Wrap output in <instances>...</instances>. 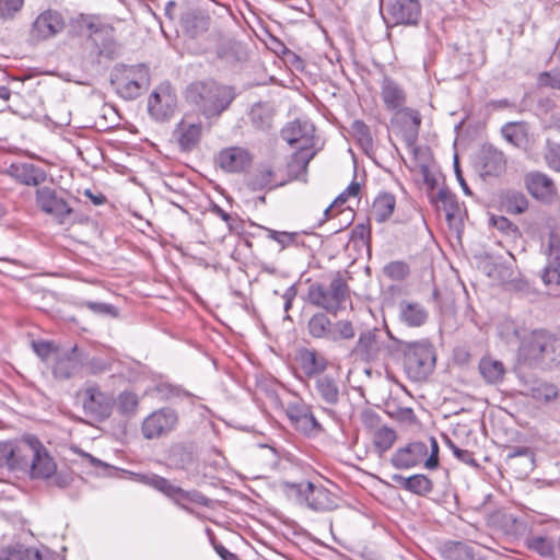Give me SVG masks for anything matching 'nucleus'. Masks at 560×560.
<instances>
[{
  "label": "nucleus",
  "instance_id": "1",
  "mask_svg": "<svg viewBox=\"0 0 560 560\" xmlns=\"http://www.w3.org/2000/svg\"><path fill=\"white\" fill-rule=\"evenodd\" d=\"M187 102L205 117L212 118L225 112L236 97L235 89L214 80L190 83L185 93Z\"/></svg>",
  "mask_w": 560,
  "mask_h": 560
},
{
  "label": "nucleus",
  "instance_id": "2",
  "mask_svg": "<svg viewBox=\"0 0 560 560\" xmlns=\"http://www.w3.org/2000/svg\"><path fill=\"white\" fill-rule=\"evenodd\" d=\"M398 352H402L404 370L413 382L424 381L435 368V349L428 340L402 342Z\"/></svg>",
  "mask_w": 560,
  "mask_h": 560
},
{
  "label": "nucleus",
  "instance_id": "3",
  "mask_svg": "<svg viewBox=\"0 0 560 560\" xmlns=\"http://www.w3.org/2000/svg\"><path fill=\"white\" fill-rule=\"evenodd\" d=\"M110 83L125 100H135L149 88L150 73L145 65H116L110 72Z\"/></svg>",
  "mask_w": 560,
  "mask_h": 560
},
{
  "label": "nucleus",
  "instance_id": "4",
  "mask_svg": "<svg viewBox=\"0 0 560 560\" xmlns=\"http://www.w3.org/2000/svg\"><path fill=\"white\" fill-rule=\"evenodd\" d=\"M349 292L346 280L337 273L328 287L320 283L312 284L308 289V301L311 304L336 316L341 310L346 308Z\"/></svg>",
  "mask_w": 560,
  "mask_h": 560
},
{
  "label": "nucleus",
  "instance_id": "5",
  "mask_svg": "<svg viewBox=\"0 0 560 560\" xmlns=\"http://www.w3.org/2000/svg\"><path fill=\"white\" fill-rule=\"evenodd\" d=\"M390 337L389 341L380 338L375 330H366L360 334L354 351L360 353L366 361H386L394 358L402 346V341Z\"/></svg>",
  "mask_w": 560,
  "mask_h": 560
},
{
  "label": "nucleus",
  "instance_id": "6",
  "mask_svg": "<svg viewBox=\"0 0 560 560\" xmlns=\"http://www.w3.org/2000/svg\"><path fill=\"white\" fill-rule=\"evenodd\" d=\"M301 502L315 512H330L338 508V498L322 486L312 482L287 483Z\"/></svg>",
  "mask_w": 560,
  "mask_h": 560
},
{
  "label": "nucleus",
  "instance_id": "7",
  "mask_svg": "<svg viewBox=\"0 0 560 560\" xmlns=\"http://www.w3.org/2000/svg\"><path fill=\"white\" fill-rule=\"evenodd\" d=\"M285 415L291 424L299 432L307 436H315L323 431V428L313 413L312 406L295 398L287 404Z\"/></svg>",
  "mask_w": 560,
  "mask_h": 560
},
{
  "label": "nucleus",
  "instance_id": "8",
  "mask_svg": "<svg viewBox=\"0 0 560 560\" xmlns=\"http://www.w3.org/2000/svg\"><path fill=\"white\" fill-rule=\"evenodd\" d=\"M23 443L32 457L31 476L39 479L50 478L56 472L57 466L46 447L34 435L24 436Z\"/></svg>",
  "mask_w": 560,
  "mask_h": 560
},
{
  "label": "nucleus",
  "instance_id": "9",
  "mask_svg": "<svg viewBox=\"0 0 560 560\" xmlns=\"http://www.w3.org/2000/svg\"><path fill=\"white\" fill-rule=\"evenodd\" d=\"M178 423L177 412L164 407L151 412L141 424V433L147 440H153L172 432Z\"/></svg>",
  "mask_w": 560,
  "mask_h": 560
},
{
  "label": "nucleus",
  "instance_id": "10",
  "mask_svg": "<svg viewBox=\"0 0 560 560\" xmlns=\"http://www.w3.org/2000/svg\"><path fill=\"white\" fill-rule=\"evenodd\" d=\"M142 482H144L148 486H151L152 488L162 492L166 497L171 498L180 506V509L187 512H191V509L182 504V501H190L201 504H203L206 501V498L200 492L195 490L186 491L180 487L171 483L166 478L161 477L159 475L143 476Z\"/></svg>",
  "mask_w": 560,
  "mask_h": 560
},
{
  "label": "nucleus",
  "instance_id": "11",
  "mask_svg": "<svg viewBox=\"0 0 560 560\" xmlns=\"http://www.w3.org/2000/svg\"><path fill=\"white\" fill-rule=\"evenodd\" d=\"M83 409L88 417L95 421L107 419L113 410L114 399L97 386H89L84 390Z\"/></svg>",
  "mask_w": 560,
  "mask_h": 560
},
{
  "label": "nucleus",
  "instance_id": "12",
  "mask_svg": "<svg viewBox=\"0 0 560 560\" xmlns=\"http://www.w3.org/2000/svg\"><path fill=\"white\" fill-rule=\"evenodd\" d=\"M36 203L42 211L52 215L59 223L63 224L72 213L68 202L50 187H42L36 190Z\"/></svg>",
  "mask_w": 560,
  "mask_h": 560
},
{
  "label": "nucleus",
  "instance_id": "13",
  "mask_svg": "<svg viewBox=\"0 0 560 560\" xmlns=\"http://www.w3.org/2000/svg\"><path fill=\"white\" fill-rule=\"evenodd\" d=\"M65 26L66 22L61 13L46 10L33 22L31 35L34 39L46 40L60 34Z\"/></svg>",
  "mask_w": 560,
  "mask_h": 560
},
{
  "label": "nucleus",
  "instance_id": "14",
  "mask_svg": "<svg viewBox=\"0 0 560 560\" xmlns=\"http://www.w3.org/2000/svg\"><path fill=\"white\" fill-rule=\"evenodd\" d=\"M176 108V95L168 85H160L148 100V110L156 120H167Z\"/></svg>",
  "mask_w": 560,
  "mask_h": 560
},
{
  "label": "nucleus",
  "instance_id": "15",
  "mask_svg": "<svg viewBox=\"0 0 560 560\" xmlns=\"http://www.w3.org/2000/svg\"><path fill=\"white\" fill-rule=\"evenodd\" d=\"M552 334L546 330H533L527 334L518 348V357L528 364H538L544 358V350L550 342Z\"/></svg>",
  "mask_w": 560,
  "mask_h": 560
},
{
  "label": "nucleus",
  "instance_id": "16",
  "mask_svg": "<svg viewBox=\"0 0 560 560\" xmlns=\"http://www.w3.org/2000/svg\"><path fill=\"white\" fill-rule=\"evenodd\" d=\"M421 13L419 0H394L387 9L388 19L395 25H417Z\"/></svg>",
  "mask_w": 560,
  "mask_h": 560
},
{
  "label": "nucleus",
  "instance_id": "17",
  "mask_svg": "<svg viewBox=\"0 0 560 560\" xmlns=\"http://www.w3.org/2000/svg\"><path fill=\"white\" fill-rule=\"evenodd\" d=\"M428 454V446L423 442H411L399 447L393 454L390 463L397 469H409L421 464Z\"/></svg>",
  "mask_w": 560,
  "mask_h": 560
},
{
  "label": "nucleus",
  "instance_id": "18",
  "mask_svg": "<svg viewBox=\"0 0 560 560\" xmlns=\"http://www.w3.org/2000/svg\"><path fill=\"white\" fill-rule=\"evenodd\" d=\"M252 162L248 150L241 147H230L221 150L217 156L218 165L228 173L245 171Z\"/></svg>",
  "mask_w": 560,
  "mask_h": 560
},
{
  "label": "nucleus",
  "instance_id": "19",
  "mask_svg": "<svg viewBox=\"0 0 560 560\" xmlns=\"http://www.w3.org/2000/svg\"><path fill=\"white\" fill-rule=\"evenodd\" d=\"M525 185L528 192L537 200L551 202L557 195V187L547 174L530 172L525 176Z\"/></svg>",
  "mask_w": 560,
  "mask_h": 560
},
{
  "label": "nucleus",
  "instance_id": "20",
  "mask_svg": "<svg viewBox=\"0 0 560 560\" xmlns=\"http://www.w3.org/2000/svg\"><path fill=\"white\" fill-rule=\"evenodd\" d=\"M381 98L385 108L392 113H398L407 102V95L402 86L389 77H384L381 82Z\"/></svg>",
  "mask_w": 560,
  "mask_h": 560
},
{
  "label": "nucleus",
  "instance_id": "21",
  "mask_svg": "<svg viewBox=\"0 0 560 560\" xmlns=\"http://www.w3.org/2000/svg\"><path fill=\"white\" fill-rule=\"evenodd\" d=\"M296 361L307 377H318L324 375L328 366L325 355L315 349L302 348L296 352Z\"/></svg>",
  "mask_w": 560,
  "mask_h": 560
},
{
  "label": "nucleus",
  "instance_id": "22",
  "mask_svg": "<svg viewBox=\"0 0 560 560\" xmlns=\"http://www.w3.org/2000/svg\"><path fill=\"white\" fill-rule=\"evenodd\" d=\"M506 465L520 478L526 477L535 467V456L533 451L526 446L513 447L506 455Z\"/></svg>",
  "mask_w": 560,
  "mask_h": 560
},
{
  "label": "nucleus",
  "instance_id": "23",
  "mask_svg": "<svg viewBox=\"0 0 560 560\" xmlns=\"http://www.w3.org/2000/svg\"><path fill=\"white\" fill-rule=\"evenodd\" d=\"M8 174L26 186H38L46 180V172L32 163H13L8 168Z\"/></svg>",
  "mask_w": 560,
  "mask_h": 560
},
{
  "label": "nucleus",
  "instance_id": "24",
  "mask_svg": "<svg viewBox=\"0 0 560 560\" xmlns=\"http://www.w3.org/2000/svg\"><path fill=\"white\" fill-rule=\"evenodd\" d=\"M83 365L81 353L74 347L70 352L59 354L52 366L55 377L67 380L77 374Z\"/></svg>",
  "mask_w": 560,
  "mask_h": 560
},
{
  "label": "nucleus",
  "instance_id": "25",
  "mask_svg": "<svg viewBox=\"0 0 560 560\" xmlns=\"http://www.w3.org/2000/svg\"><path fill=\"white\" fill-rule=\"evenodd\" d=\"M315 397L328 406H336L340 399L339 381L328 374L320 375L314 382Z\"/></svg>",
  "mask_w": 560,
  "mask_h": 560
},
{
  "label": "nucleus",
  "instance_id": "26",
  "mask_svg": "<svg viewBox=\"0 0 560 560\" xmlns=\"http://www.w3.org/2000/svg\"><path fill=\"white\" fill-rule=\"evenodd\" d=\"M398 312L399 320L408 327L422 326L429 316L428 311L422 304L406 300L398 304Z\"/></svg>",
  "mask_w": 560,
  "mask_h": 560
},
{
  "label": "nucleus",
  "instance_id": "27",
  "mask_svg": "<svg viewBox=\"0 0 560 560\" xmlns=\"http://www.w3.org/2000/svg\"><path fill=\"white\" fill-rule=\"evenodd\" d=\"M202 126L200 122H190L180 120L174 130V137L184 151H190L195 148L201 137Z\"/></svg>",
  "mask_w": 560,
  "mask_h": 560
},
{
  "label": "nucleus",
  "instance_id": "28",
  "mask_svg": "<svg viewBox=\"0 0 560 560\" xmlns=\"http://www.w3.org/2000/svg\"><path fill=\"white\" fill-rule=\"evenodd\" d=\"M432 201L436 203L439 209L445 212L447 222L453 225L460 219V206L456 196L446 187L438 190L435 196H432Z\"/></svg>",
  "mask_w": 560,
  "mask_h": 560
},
{
  "label": "nucleus",
  "instance_id": "29",
  "mask_svg": "<svg viewBox=\"0 0 560 560\" xmlns=\"http://www.w3.org/2000/svg\"><path fill=\"white\" fill-rule=\"evenodd\" d=\"M529 127L525 121H509L501 128V135L510 144L518 149H526L529 142Z\"/></svg>",
  "mask_w": 560,
  "mask_h": 560
},
{
  "label": "nucleus",
  "instance_id": "30",
  "mask_svg": "<svg viewBox=\"0 0 560 560\" xmlns=\"http://www.w3.org/2000/svg\"><path fill=\"white\" fill-rule=\"evenodd\" d=\"M392 479L405 490L417 495H427L433 489L432 480L422 474H416L410 477L393 475Z\"/></svg>",
  "mask_w": 560,
  "mask_h": 560
},
{
  "label": "nucleus",
  "instance_id": "31",
  "mask_svg": "<svg viewBox=\"0 0 560 560\" xmlns=\"http://www.w3.org/2000/svg\"><path fill=\"white\" fill-rule=\"evenodd\" d=\"M481 162L482 171L486 175L498 176L503 173L506 167L504 153L492 147L483 151Z\"/></svg>",
  "mask_w": 560,
  "mask_h": 560
},
{
  "label": "nucleus",
  "instance_id": "32",
  "mask_svg": "<svg viewBox=\"0 0 560 560\" xmlns=\"http://www.w3.org/2000/svg\"><path fill=\"white\" fill-rule=\"evenodd\" d=\"M113 28L112 27H101L96 28L91 38L95 46L98 49V55L104 56L106 58H114L117 54V46L113 39Z\"/></svg>",
  "mask_w": 560,
  "mask_h": 560
},
{
  "label": "nucleus",
  "instance_id": "33",
  "mask_svg": "<svg viewBox=\"0 0 560 560\" xmlns=\"http://www.w3.org/2000/svg\"><path fill=\"white\" fill-rule=\"evenodd\" d=\"M497 521L502 532L512 538H520L528 530L525 518L512 513H502Z\"/></svg>",
  "mask_w": 560,
  "mask_h": 560
},
{
  "label": "nucleus",
  "instance_id": "34",
  "mask_svg": "<svg viewBox=\"0 0 560 560\" xmlns=\"http://www.w3.org/2000/svg\"><path fill=\"white\" fill-rule=\"evenodd\" d=\"M26 450L19 448L18 451L11 444H0V466L8 467L10 470L25 469L28 466V460L20 453H25Z\"/></svg>",
  "mask_w": 560,
  "mask_h": 560
},
{
  "label": "nucleus",
  "instance_id": "35",
  "mask_svg": "<svg viewBox=\"0 0 560 560\" xmlns=\"http://www.w3.org/2000/svg\"><path fill=\"white\" fill-rule=\"evenodd\" d=\"M479 371L483 380L489 384L502 382L505 375L504 364L492 358H482L479 362Z\"/></svg>",
  "mask_w": 560,
  "mask_h": 560
},
{
  "label": "nucleus",
  "instance_id": "36",
  "mask_svg": "<svg viewBox=\"0 0 560 560\" xmlns=\"http://www.w3.org/2000/svg\"><path fill=\"white\" fill-rule=\"evenodd\" d=\"M498 334L506 343H522L523 339L527 336L525 327L518 325L516 322L505 318L498 325Z\"/></svg>",
  "mask_w": 560,
  "mask_h": 560
},
{
  "label": "nucleus",
  "instance_id": "37",
  "mask_svg": "<svg viewBox=\"0 0 560 560\" xmlns=\"http://www.w3.org/2000/svg\"><path fill=\"white\" fill-rule=\"evenodd\" d=\"M396 200L388 192L380 194L372 206L371 215L378 222H385L394 212Z\"/></svg>",
  "mask_w": 560,
  "mask_h": 560
},
{
  "label": "nucleus",
  "instance_id": "38",
  "mask_svg": "<svg viewBox=\"0 0 560 560\" xmlns=\"http://www.w3.org/2000/svg\"><path fill=\"white\" fill-rule=\"evenodd\" d=\"M331 325L332 323L326 314L316 313L310 318L307 323V330L313 338L329 340Z\"/></svg>",
  "mask_w": 560,
  "mask_h": 560
},
{
  "label": "nucleus",
  "instance_id": "39",
  "mask_svg": "<svg viewBox=\"0 0 560 560\" xmlns=\"http://www.w3.org/2000/svg\"><path fill=\"white\" fill-rule=\"evenodd\" d=\"M312 130V126L304 121L294 120L289 122L281 130V138L287 141L289 144L299 143L301 140L306 138Z\"/></svg>",
  "mask_w": 560,
  "mask_h": 560
},
{
  "label": "nucleus",
  "instance_id": "40",
  "mask_svg": "<svg viewBox=\"0 0 560 560\" xmlns=\"http://www.w3.org/2000/svg\"><path fill=\"white\" fill-rule=\"evenodd\" d=\"M139 397L132 392H121L116 399L118 412L126 418H132L137 415L139 407Z\"/></svg>",
  "mask_w": 560,
  "mask_h": 560
},
{
  "label": "nucleus",
  "instance_id": "41",
  "mask_svg": "<svg viewBox=\"0 0 560 560\" xmlns=\"http://www.w3.org/2000/svg\"><path fill=\"white\" fill-rule=\"evenodd\" d=\"M525 546L529 550L537 552L541 557L552 558L555 556L553 541L546 536H540V535L528 536L525 539Z\"/></svg>",
  "mask_w": 560,
  "mask_h": 560
},
{
  "label": "nucleus",
  "instance_id": "42",
  "mask_svg": "<svg viewBox=\"0 0 560 560\" xmlns=\"http://www.w3.org/2000/svg\"><path fill=\"white\" fill-rule=\"evenodd\" d=\"M249 115L256 128L265 130L271 127L273 112L269 105L257 103L252 107Z\"/></svg>",
  "mask_w": 560,
  "mask_h": 560
},
{
  "label": "nucleus",
  "instance_id": "43",
  "mask_svg": "<svg viewBox=\"0 0 560 560\" xmlns=\"http://www.w3.org/2000/svg\"><path fill=\"white\" fill-rule=\"evenodd\" d=\"M355 336L353 324L348 319H341L331 325L329 341L350 340Z\"/></svg>",
  "mask_w": 560,
  "mask_h": 560
},
{
  "label": "nucleus",
  "instance_id": "44",
  "mask_svg": "<svg viewBox=\"0 0 560 560\" xmlns=\"http://www.w3.org/2000/svg\"><path fill=\"white\" fill-rule=\"evenodd\" d=\"M541 280L553 291H560V262L548 260L541 271Z\"/></svg>",
  "mask_w": 560,
  "mask_h": 560
},
{
  "label": "nucleus",
  "instance_id": "45",
  "mask_svg": "<svg viewBox=\"0 0 560 560\" xmlns=\"http://www.w3.org/2000/svg\"><path fill=\"white\" fill-rule=\"evenodd\" d=\"M551 342H548L549 345L545 347V350L542 352L544 358H541V361L538 362V364H544L548 366L559 365L560 364V336H555L550 338Z\"/></svg>",
  "mask_w": 560,
  "mask_h": 560
},
{
  "label": "nucleus",
  "instance_id": "46",
  "mask_svg": "<svg viewBox=\"0 0 560 560\" xmlns=\"http://www.w3.org/2000/svg\"><path fill=\"white\" fill-rule=\"evenodd\" d=\"M396 441V432L387 427H382L374 433V445L381 452L388 451Z\"/></svg>",
  "mask_w": 560,
  "mask_h": 560
},
{
  "label": "nucleus",
  "instance_id": "47",
  "mask_svg": "<svg viewBox=\"0 0 560 560\" xmlns=\"http://www.w3.org/2000/svg\"><path fill=\"white\" fill-rule=\"evenodd\" d=\"M15 552L21 553V560H52V555L49 549L43 547L26 548L23 545L14 547Z\"/></svg>",
  "mask_w": 560,
  "mask_h": 560
},
{
  "label": "nucleus",
  "instance_id": "48",
  "mask_svg": "<svg viewBox=\"0 0 560 560\" xmlns=\"http://www.w3.org/2000/svg\"><path fill=\"white\" fill-rule=\"evenodd\" d=\"M545 161L549 168L555 172H560V144L551 141L550 139L546 140V151L544 154Z\"/></svg>",
  "mask_w": 560,
  "mask_h": 560
},
{
  "label": "nucleus",
  "instance_id": "49",
  "mask_svg": "<svg viewBox=\"0 0 560 560\" xmlns=\"http://www.w3.org/2000/svg\"><path fill=\"white\" fill-rule=\"evenodd\" d=\"M384 273L388 278L399 281L409 275V266L400 260L390 261L384 267Z\"/></svg>",
  "mask_w": 560,
  "mask_h": 560
},
{
  "label": "nucleus",
  "instance_id": "50",
  "mask_svg": "<svg viewBox=\"0 0 560 560\" xmlns=\"http://www.w3.org/2000/svg\"><path fill=\"white\" fill-rule=\"evenodd\" d=\"M24 0H0V20H12L23 8Z\"/></svg>",
  "mask_w": 560,
  "mask_h": 560
},
{
  "label": "nucleus",
  "instance_id": "51",
  "mask_svg": "<svg viewBox=\"0 0 560 560\" xmlns=\"http://www.w3.org/2000/svg\"><path fill=\"white\" fill-rule=\"evenodd\" d=\"M509 212L514 214L524 213L528 208V200L522 192H513L506 199Z\"/></svg>",
  "mask_w": 560,
  "mask_h": 560
},
{
  "label": "nucleus",
  "instance_id": "52",
  "mask_svg": "<svg viewBox=\"0 0 560 560\" xmlns=\"http://www.w3.org/2000/svg\"><path fill=\"white\" fill-rule=\"evenodd\" d=\"M360 191V184L357 183V182H352L335 200L334 202L325 209V217L326 218H329V213L331 211V209L335 207V206H340V205H343L350 197H355L358 196Z\"/></svg>",
  "mask_w": 560,
  "mask_h": 560
},
{
  "label": "nucleus",
  "instance_id": "53",
  "mask_svg": "<svg viewBox=\"0 0 560 560\" xmlns=\"http://www.w3.org/2000/svg\"><path fill=\"white\" fill-rule=\"evenodd\" d=\"M81 305L85 306L88 310L92 311L94 314L107 315L110 317L118 316L117 308L114 305L108 304V303L84 301L81 303Z\"/></svg>",
  "mask_w": 560,
  "mask_h": 560
},
{
  "label": "nucleus",
  "instance_id": "54",
  "mask_svg": "<svg viewBox=\"0 0 560 560\" xmlns=\"http://www.w3.org/2000/svg\"><path fill=\"white\" fill-rule=\"evenodd\" d=\"M447 447L452 451L453 455L459 459L462 463L467 464L469 466L476 467L478 466L476 459L474 458V454L468 450L459 448L451 439L446 438L445 441Z\"/></svg>",
  "mask_w": 560,
  "mask_h": 560
},
{
  "label": "nucleus",
  "instance_id": "55",
  "mask_svg": "<svg viewBox=\"0 0 560 560\" xmlns=\"http://www.w3.org/2000/svg\"><path fill=\"white\" fill-rule=\"evenodd\" d=\"M314 152L300 151L294 156L292 162L289 164L290 173H293L295 167H299L302 175L306 174L307 165L313 159Z\"/></svg>",
  "mask_w": 560,
  "mask_h": 560
},
{
  "label": "nucleus",
  "instance_id": "56",
  "mask_svg": "<svg viewBox=\"0 0 560 560\" xmlns=\"http://www.w3.org/2000/svg\"><path fill=\"white\" fill-rule=\"evenodd\" d=\"M267 232L268 237L279 243L282 248L294 244L299 235L296 232H280L270 229Z\"/></svg>",
  "mask_w": 560,
  "mask_h": 560
},
{
  "label": "nucleus",
  "instance_id": "57",
  "mask_svg": "<svg viewBox=\"0 0 560 560\" xmlns=\"http://www.w3.org/2000/svg\"><path fill=\"white\" fill-rule=\"evenodd\" d=\"M272 176V170L265 167L255 174V176L252 178L250 185L254 189H262L265 187L271 186Z\"/></svg>",
  "mask_w": 560,
  "mask_h": 560
},
{
  "label": "nucleus",
  "instance_id": "58",
  "mask_svg": "<svg viewBox=\"0 0 560 560\" xmlns=\"http://www.w3.org/2000/svg\"><path fill=\"white\" fill-rule=\"evenodd\" d=\"M351 130L361 143H363V144L372 143L370 128L364 121L354 120L351 124Z\"/></svg>",
  "mask_w": 560,
  "mask_h": 560
},
{
  "label": "nucleus",
  "instance_id": "59",
  "mask_svg": "<svg viewBox=\"0 0 560 560\" xmlns=\"http://www.w3.org/2000/svg\"><path fill=\"white\" fill-rule=\"evenodd\" d=\"M548 260L560 262V235L551 233L549 235L548 245L546 249Z\"/></svg>",
  "mask_w": 560,
  "mask_h": 560
},
{
  "label": "nucleus",
  "instance_id": "60",
  "mask_svg": "<svg viewBox=\"0 0 560 560\" xmlns=\"http://www.w3.org/2000/svg\"><path fill=\"white\" fill-rule=\"evenodd\" d=\"M430 455L424 460V467L428 469H435L439 466V444L434 436H430Z\"/></svg>",
  "mask_w": 560,
  "mask_h": 560
},
{
  "label": "nucleus",
  "instance_id": "61",
  "mask_svg": "<svg viewBox=\"0 0 560 560\" xmlns=\"http://www.w3.org/2000/svg\"><path fill=\"white\" fill-rule=\"evenodd\" d=\"M492 224L495 229H498L501 232L510 234H516L517 233V226L514 225L509 219L505 217H493L491 219Z\"/></svg>",
  "mask_w": 560,
  "mask_h": 560
},
{
  "label": "nucleus",
  "instance_id": "62",
  "mask_svg": "<svg viewBox=\"0 0 560 560\" xmlns=\"http://www.w3.org/2000/svg\"><path fill=\"white\" fill-rule=\"evenodd\" d=\"M398 113H401L402 116L411 121V131L415 136H417L419 127L421 125V116L420 113L413 108L404 106Z\"/></svg>",
  "mask_w": 560,
  "mask_h": 560
},
{
  "label": "nucleus",
  "instance_id": "63",
  "mask_svg": "<svg viewBox=\"0 0 560 560\" xmlns=\"http://www.w3.org/2000/svg\"><path fill=\"white\" fill-rule=\"evenodd\" d=\"M539 83L542 86L560 90V73L545 72L540 75Z\"/></svg>",
  "mask_w": 560,
  "mask_h": 560
},
{
  "label": "nucleus",
  "instance_id": "64",
  "mask_svg": "<svg viewBox=\"0 0 560 560\" xmlns=\"http://www.w3.org/2000/svg\"><path fill=\"white\" fill-rule=\"evenodd\" d=\"M33 349L35 353L42 359H47L52 350L51 345L45 341L33 342Z\"/></svg>",
  "mask_w": 560,
  "mask_h": 560
}]
</instances>
